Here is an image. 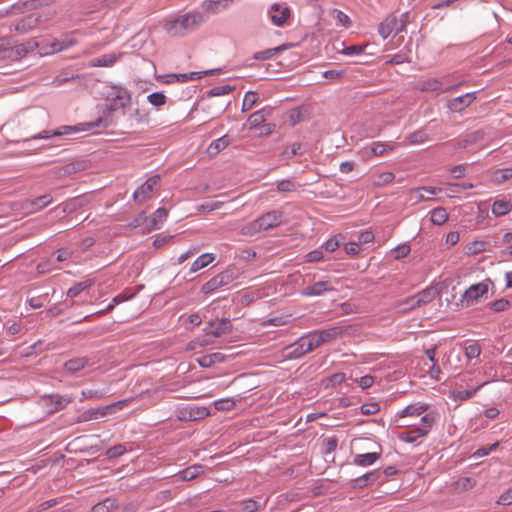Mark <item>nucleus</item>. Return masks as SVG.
Returning <instances> with one entry per match:
<instances>
[{"mask_svg": "<svg viewBox=\"0 0 512 512\" xmlns=\"http://www.w3.org/2000/svg\"><path fill=\"white\" fill-rule=\"evenodd\" d=\"M219 69H212L203 72H190V73H180V74H168L167 78H174L177 82H188L196 79H201L204 75H214L219 72Z\"/></svg>", "mask_w": 512, "mask_h": 512, "instance_id": "nucleus-18", "label": "nucleus"}, {"mask_svg": "<svg viewBox=\"0 0 512 512\" xmlns=\"http://www.w3.org/2000/svg\"><path fill=\"white\" fill-rule=\"evenodd\" d=\"M484 133L480 130L471 132L467 134L465 137L460 139L455 147L458 149H464L469 147L472 144H475L483 139Z\"/></svg>", "mask_w": 512, "mask_h": 512, "instance_id": "nucleus-25", "label": "nucleus"}, {"mask_svg": "<svg viewBox=\"0 0 512 512\" xmlns=\"http://www.w3.org/2000/svg\"><path fill=\"white\" fill-rule=\"evenodd\" d=\"M91 285H92V281L91 280H87V281H83V282H78V283L74 284L72 287H70L68 289L67 296L71 297V298L76 297L82 291H84L85 289L90 287Z\"/></svg>", "mask_w": 512, "mask_h": 512, "instance_id": "nucleus-44", "label": "nucleus"}, {"mask_svg": "<svg viewBox=\"0 0 512 512\" xmlns=\"http://www.w3.org/2000/svg\"><path fill=\"white\" fill-rule=\"evenodd\" d=\"M52 201V196L50 194H45L31 200L27 204V207H30L31 212H37L48 206L50 203H52Z\"/></svg>", "mask_w": 512, "mask_h": 512, "instance_id": "nucleus-31", "label": "nucleus"}, {"mask_svg": "<svg viewBox=\"0 0 512 512\" xmlns=\"http://www.w3.org/2000/svg\"><path fill=\"white\" fill-rule=\"evenodd\" d=\"M510 305V302L507 299L501 298L498 300H495L489 304V307L494 312H501L508 308Z\"/></svg>", "mask_w": 512, "mask_h": 512, "instance_id": "nucleus-55", "label": "nucleus"}, {"mask_svg": "<svg viewBox=\"0 0 512 512\" xmlns=\"http://www.w3.org/2000/svg\"><path fill=\"white\" fill-rule=\"evenodd\" d=\"M148 116H149L148 112L137 108L129 114L128 120L132 124H134V123L140 124V123L146 122L148 120Z\"/></svg>", "mask_w": 512, "mask_h": 512, "instance_id": "nucleus-45", "label": "nucleus"}, {"mask_svg": "<svg viewBox=\"0 0 512 512\" xmlns=\"http://www.w3.org/2000/svg\"><path fill=\"white\" fill-rule=\"evenodd\" d=\"M204 22L200 12H188L182 15H173L163 21L164 30L173 37H183L196 30Z\"/></svg>", "mask_w": 512, "mask_h": 512, "instance_id": "nucleus-1", "label": "nucleus"}, {"mask_svg": "<svg viewBox=\"0 0 512 512\" xmlns=\"http://www.w3.org/2000/svg\"><path fill=\"white\" fill-rule=\"evenodd\" d=\"M215 259L214 255L205 253L200 255L191 265L190 272L194 273L208 266Z\"/></svg>", "mask_w": 512, "mask_h": 512, "instance_id": "nucleus-34", "label": "nucleus"}, {"mask_svg": "<svg viewBox=\"0 0 512 512\" xmlns=\"http://www.w3.org/2000/svg\"><path fill=\"white\" fill-rule=\"evenodd\" d=\"M285 356L288 358L297 359L307 354L304 346H302L301 339L299 338L296 342L291 345H288L284 349Z\"/></svg>", "mask_w": 512, "mask_h": 512, "instance_id": "nucleus-28", "label": "nucleus"}, {"mask_svg": "<svg viewBox=\"0 0 512 512\" xmlns=\"http://www.w3.org/2000/svg\"><path fill=\"white\" fill-rule=\"evenodd\" d=\"M90 363L89 358L87 357H77L73 359H69L64 363V369L68 373H76L82 369H84L86 366H88Z\"/></svg>", "mask_w": 512, "mask_h": 512, "instance_id": "nucleus-21", "label": "nucleus"}, {"mask_svg": "<svg viewBox=\"0 0 512 512\" xmlns=\"http://www.w3.org/2000/svg\"><path fill=\"white\" fill-rule=\"evenodd\" d=\"M334 287L330 281H318L307 286L301 291L302 296H320L325 292L333 291Z\"/></svg>", "mask_w": 512, "mask_h": 512, "instance_id": "nucleus-16", "label": "nucleus"}, {"mask_svg": "<svg viewBox=\"0 0 512 512\" xmlns=\"http://www.w3.org/2000/svg\"><path fill=\"white\" fill-rule=\"evenodd\" d=\"M234 0H205L203 7L210 13H218L226 9Z\"/></svg>", "mask_w": 512, "mask_h": 512, "instance_id": "nucleus-30", "label": "nucleus"}, {"mask_svg": "<svg viewBox=\"0 0 512 512\" xmlns=\"http://www.w3.org/2000/svg\"><path fill=\"white\" fill-rule=\"evenodd\" d=\"M460 84H455L452 86H448L446 88L442 87V83L436 78H430L426 80H422L418 84V89L424 92H432V91H441L443 93L451 92L457 89Z\"/></svg>", "mask_w": 512, "mask_h": 512, "instance_id": "nucleus-15", "label": "nucleus"}, {"mask_svg": "<svg viewBox=\"0 0 512 512\" xmlns=\"http://www.w3.org/2000/svg\"><path fill=\"white\" fill-rule=\"evenodd\" d=\"M239 276V272L234 267H228L223 272L217 274L209 281L204 283L201 287V291L204 294H211L221 287L227 286L236 280Z\"/></svg>", "mask_w": 512, "mask_h": 512, "instance_id": "nucleus-5", "label": "nucleus"}, {"mask_svg": "<svg viewBox=\"0 0 512 512\" xmlns=\"http://www.w3.org/2000/svg\"><path fill=\"white\" fill-rule=\"evenodd\" d=\"M168 216V211L165 208H158L151 216V228L156 229L162 224Z\"/></svg>", "mask_w": 512, "mask_h": 512, "instance_id": "nucleus-42", "label": "nucleus"}, {"mask_svg": "<svg viewBox=\"0 0 512 512\" xmlns=\"http://www.w3.org/2000/svg\"><path fill=\"white\" fill-rule=\"evenodd\" d=\"M394 146L382 142H373L370 146V153L373 156H382L388 151H392Z\"/></svg>", "mask_w": 512, "mask_h": 512, "instance_id": "nucleus-43", "label": "nucleus"}, {"mask_svg": "<svg viewBox=\"0 0 512 512\" xmlns=\"http://www.w3.org/2000/svg\"><path fill=\"white\" fill-rule=\"evenodd\" d=\"M234 87L228 84L215 86L207 92L208 97L221 96L229 94Z\"/></svg>", "mask_w": 512, "mask_h": 512, "instance_id": "nucleus-49", "label": "nucleus"}, {"mask_svg": "<svg viewBox=\"0 0 512 512\" xmlns=\"http://www.w3.org/2000/svg\"><path fill=\"white\" fill-rule=\"evenodd\" d=\"M381 454L376 452L358 454L354 457L353 463L358 466L366 467L374 464L379 458Z\"/></svg>", "mask_w": 512, "mask_h": 512, "instance_id": "nucleus-27", "label": "nucleus"}, {"mask_svg": "<svg viewBox=\"0 0 512 512\" xmlns=\"http://www.w3.org/2000/svg\"><path fill=\"white\" fill-rule=\"evenodd\" d=\"M360 409L363 415H374L380 410V405L377 402L365 403Z\"/></svg>", "mask_w": 512, "mask_h": 512, "instance_id": "nucleus-57", "label": "nucleus"}, {"mask_svg": "<svg viewBox=\"0 0 512 512\" xmlns=\"http://www.w3.org/2000/svg\"><path fill=\"white\" fill-rule=\"evenodd\" d=\"M298 187H300V185L296 184L291 179H283L277 182L276 189L278 192H292L295 191Z\"/></svg>", "mask_w": 512, "mask_h": 512, "instance_id": "nucleus-47", "label": "nucleus"}, {"mask_svg": "<svg viewBox=\"0 0 512 512\" xmlns=\"http://www.w3.org/2000/svg\"><path fill=\"white\" fill-rule=\"evenodd\" d=\"M160 176L154 175L147 179L133 194V198L137 202H143L151 197L154 187L159 184Z\"/></svg>", "mask_w": 512, "mask_h": 512, "instance_id": "nucleus-13", "label": "nucleus"}, {"mask_svg": "<svg viewBox=\"0 0 512 512\" xmlns=\"http://www.w3.org/2000/svg\"><path fill=\"white\" fill-rule=\"evenodd\" d=\"M78 77H79L78 75L68 74L67 72H63V73L57 75L53 79L52 84L55 87H60V86L64 85L65 83H68L69 81L74 80V79H76Z\"/></svg>", "mask_w": 512, "mask_h": 512, "instance_id": "nucleus-51", "label": "nucleus"}, {"mask_svg": "<svg viewBox=\"0 0 512 512\" xmlns=\"http://www.w3.org/2000/svg\"><path fill=\"white\" fill-rule=\"evenodd\" d=\"M186 414H184L183 419L185 420H199L207 417L210 414V411L206 407H190L186 410Z\"/></svg>", "mask_w": 512, "mask_h": 512, "instance_id": "nucleus-32", "label": "nucleus"}, {"mask_svg": "<svg viewBox=\"0 0 512 512\" xmlns=\"http://www.w3.org/2000/svg\"><path fill=\"white\" fill-rule=\"evenodd\" d=\"M118 60V56L115 53L104 54L98 58L90 61V67H110L114 65Z\"/></svg>", "mask_w": 512, "mask_h": 512, "instance_id": "nucleus-29", "label": "nucleus"}, {"mask_svg": "<svg viewBox=\"0 0 512 512\" xmlns=\"http://www.w3.org/2000/svg\"><path fill=\"white\" fill-rule=\"evenodd\" d=\"M340 246V241L338 240L337 236H334L327 240L321 248H324L327 252H334L337 250V248Z\"/></svg>", "mask_w": 512, "mask_h": 512, "instance_id": "nucleus-60", "label": "nucleus"}, {"mask_svg": "<svg viewBox=\"0 0 512 512\" xmlns=\"http://www.w3.org/2000/svg\"><path fill=\"white\" fill-rule=\"evenodd\" d=\"M225 360V355L220 352H215L209 355H204L198 359L201 367H210L215 363H221Z\"/></svg>", "mask_w": 512, "mask_h": 512, "instance_id": "nucleus-33", "label": "nucleus"}, {"mask_svg": "<svg viewBox=\"0 0 512 512\" xmlns=\"http://www.w3.org/2000/svg\"><path fill=\"white\" fill-rule=\"evenodd\" d=\"M499 505H511L512 504V486L502 493L497 501Z\"/></svg>", "mask_w": 512, "mask_h": 512, "instance_id": "nucleus-62", "label": "nucleus"}, {"mask_svg": "<svg viewBox=\"0 0 512 512\" xmlns=\"http://www.w3.org/2000/svg\"><path fill=\"white\" fill-rule=\"evenodd\" d=\"M347 330V328L341 327V326H334L330 327L328 329L323 330H317L319 335L321 336L322 342L326 343L331 340H334L341 335L344 334V332Z\"/></svg>", "mask_w": 512, "mask_h": 512, "instance_id": "nucleus-24", "label": "nucleus"}, {"mask_svg": "<svg viewBox=\"0 0 512 512\" xmlns=\"http://www.w3.org/2000/svg\"><path fill=\"white\" fill-rule=\"evenodd\" d=\"M204 331L207 335L220 337L232 331V324L227 318L217 319L215 321H210Z\"/></svg>", "mask_w": 512, "mask_h": 512, "instance_id": "nucleus-12", "label": "nucleus"}, {"mask_svg": "<svg viewBox=\"0 0 512 512\" xmlns=\"http://www.w3.org/2000/svg\"><path fill=\"white\" fill-rule=\"evenodd\" d=\"M290 15V8L282 3H274L268 10L269 19L276 26H283L290 18Z\"/></svg>", "mask_w": 512, "mask_h": 512, "instance_id": "nucleus-10", "label": "nucleus"}, {"mask_svg": "<svg viewBox=\"0 0 512 512\" xmlns=\"http://www.w3.org/2000/svg\"><path fill=\"white\" fill-rule=\"evenodd\" d=\"M422 191L427 192L430 195H435L438 191L435 187H419L416 189H412L410 191V195L412 199H416L417 201H427L430 200V197L423 195Z\"/></svg>", "mask_w": 512, "mask_h": 512, "instance_id": "nucleus-36", "label": "nucleus"}, {"mask_svg": "<svg viewBox=\"0 0 512 512\" xmlns=\"http://www.w3.org/2000/svg\"><path fill=\"white\" fill-rule=\"evenodd\" d=\"M512 210V204L505 200H496L492 205V213L499 217L508 214Z\"/></svg>", "mask_w": 512, "mask_h": 512, "instance_id": "nucleus-35", "label": "nucleus"}, {"mask_svg": "<svg viewBox=\"0 0 512 512\" xmlns=\"http://www.w3.org/2000/svg\"><path fill=\"white\" fill-rule=\"evenodd\" d=\"M129 402H130L129 399H124V400H120L113 404L106 405L103 407L88 409L78 416L77 422L81 423V422H87L90 420L99 419L108 414L114 413L117 409L118 410L123 409L124 407H126L129 404Z\"/></svg>", "mask_w": 512, "mask_h": 512, "instance_id": "nucleus-6", "label": "nucleus"}, {"mask_svg": "<svg viewBox=\"0 0 512 512\" xmlns=\"http://www.w3.org/2000/svg\"><path fill=\"white\" fill-rule=\"evenodd\" d=\"M284 222V214L280 210L268 211L255 220L243 225L239 232L243 236H255L280 226Z\"/></svg>", "mask_w": 512, "mask_h": 512, "instance_id": "nucleus-2", "label": "nucleus"}, {"mask_svg": "<svg viewBox=\"0 0 512 512\" xmlns=\"http://www.w3.org/2000/svg\"><path fill=\"white\" fill-rule=\"evenodd\" d=\"M413 300H414V295L406 298L405 300H403L401 302H399L397 304V308L399 309V311L406 312V311H410V310H413L415 308L421 307L420 305H414L415 302Z\"/></svg>", "mask_w": 512, "mask_h": 512, "instance_id": "nucleus-54", "label": "nucleus"}, {"mask_svg": "<svg viewBox=\"0 0 512 512\" xmlns=\"http://www.w3.org/2000/svg\"><path fill=\"white\" fill-rule=\"evenodd\" d=\"M476 100V92L466 93L447 102V108L451 112L460 113Z\"/></svg>", "mask_w": 512, "mask_h": 512, "instance_id": "nucleus-14", "label": "nucleus"}, {"mask_svg": "<svg viewBox=\"0 0 512 512\" xmlns=\"http://www.w3.org/2000/svg\"><path fill=\"white\" fill-rule=\"evenodd\" d=\"M492 281L490 279H485L482 282L471 285L468 289L465 290L461 297V301L465 303L466 306L472 305L476 302L480 297L488 293L489 287L492 285Z\"/></svg>", "mask_w": 512, "mask_h": 512, "instance_id": "nucleus-8", "label": "nucleus"}, {"mask_svg": "<svg viewBox=\"0 0 512 512\" xmlns=\"http://www.w3.org/2000/svg\"><path fill=\"white\" fill-rule=\"evenodd\" d=\"M381 477L380 470L370 471L356 479L352 480L353 488L363 489L376 481H378Z\"/></svg>", "mask_w": 512, "mask_h": 512, "instance_id": "nucleus-17", "label": "nucleus"}, {"mask_svg": "<svg viewBox=\"0 0 512 512\" xmlns=\"http://www.w3.org/2000/svg\"><path fill=\"white\" fill-rule=\"evenodd\" d=\"M429 409V404L426 403H416L406 406L403 410L398 412L399 418H405L408 416H419Z\"/></svg>", "mask_w": 512, "mask_h": 512, "instance_id": "nucleus-19", "label": "nucleus"}, {"mask_svg": "<svg viewBox=\"0 0 512 512\" xmlns=\"http://www.w3.org/2000/svg\"><path fill=\"white\" fill-rule=\"evenodd\" d=\"M259 100V95L255 91H248L243 99L242 112L250 111Z\"/></svg>", "mask_w": 512, "mask_h": 512, "instance_id": "nucleus-41", "label": "nucleus"}, {"mask_svg": "<svg viewBox=\"0 0 512 512\" xmlns=\"http://www.w3.org/2000/svg\"><path fill=\"white\" fill-rule=\"evenodd\" d=\"M38 44L34 41H28L26 43L18 44L12 46V43L9 45L7 50H4L5 58L11 61H19L23 57H25L28 53L33 52L37 48Z\"/></svg>", "mask_w": 512, "mask_h": 512, "instance_id": "nucleus-9", "label": "nucleus"}, {"mask_svg": "<svg viewBox=\"0 0 512 512\" xmlns=\"http://www.w3.org/2000/svg\"><path fill=\"white\" fill-rule=\"evenodd\" d=\"M365 46L351 45L343 50V53L348 56L359 55L364 51Z\"/></svg>", "mask_w": 512, "mask_h": 512, "instance_id": "nucleus-64", "label": "nucleus"}, {"mask_svg": "<svg viewBox=\"0 0 512 512\" xmlns=\"http://www.w3.org/2000/svg\"><path fill=\"white\" fill-rule=\"evenodd\" d=\"M105 99L110 111L124 110L131 103V94L121 86L108 87Z\"/></svg>", "mask_w": 512, "mask_h": 512, "instance_id": "nucleus-4", "label": "nucleus"}, {"mask_svg": "<svg viewBox=\"0 0 512 512\" xmlns=\"http://www.w3.org/2000/svg\"><path fill=\"white\" fill-rule=\"evenodd\" d=\"M71 402V397L60 394L44 395L40 399V404L46 409L48 414H54L64 409Z\"/></svg>", "mask_w": 512, "mask_h": 512, "instance_id": "nucleus-7", "label": "nucleus"}, {"mask_svg": "<svg viewBox=\"0 0 512 512\" xmlns=\"http://www.w3.org/2000/svg\"><path fill=\"white\" fill-rule=\"evenodd\" d=\"M346 379V376L344 373L342 372H338V373H335V374H332L331 376H329L327 378V381L332 385V386H336V385H339L341 384L342 382H344V380Z\"/></svg>", "mask_w": 512, "mask_h": 512, "instance_id": "nucleus-63", "label": "nucleus"}, {"mask_svg": "<svg viewBox=\"0 0 512 512\" xmlns=\"http://www.w3.org/2000/svg\"><path fill=\"white\" fill-rule=\"evenodd\" d=\"M149 103L155 107H161L166 104L167 97L162 92H154L147 96Z\"/></svg>", "mask_w": 512, "mask_h": 512, "instance_id": "nucleus-50", "label": "nucleus"}, {"mask_svg": "<svg viewBox=\"0 0 512 512\" xmlns=\"http://www.w3.org/2000/svg\"><path fill=\"white\" fill-rule=\"evenodd\" d=\"M284 49H285V45L278 46L276 48L266 49L264 51L255 53L254 59H256V60L270 59L273 56H275L277 53H279L280 51H283Z\"/></svg>", "mask_w": 512, "mask_h": 512, "instance_id": "nucleus-46", "label": "nucleus"}, {"mask_svg": "<svg viewBox=\"0 0 512 512\" xmlns=\"http://www.w3.org/2000/svg\"><path fill=\"white\" fill-rule=\"evenodd\" d=\"M204 472V467L200 464L191 465L180 471L176 476L182 481H190Z\"/></svg>", "mask_w": 512, "mask_h": 512, "instance_id": "nucleus-23", "label": "nucleus"}, {"mask_svg": "<svg viewBox=\"0 0 512 512\" xmlns=\"http://www.w3.org/2000/svg\"><path fill=\"white\" fill-rule=\"evenodd\" d=\"M240 507L245 512H257L260 508V505L254 499H246L240 502Z\"/></svg>", "mask_w": 512, "mask_h": 512, "instance_id": "nucleus-53", "label": "nucleus"}, {"mask_svg": "<svg viewBox=\"0 0 512 512\" xmlns=\"http://www.w3.org/2000/svg\"><path fill=\"white\" fill-rule=\"evenodd\" d=\"M438 413L430 411L421 418L419 427L403 432L399 435V439L408 443L416 442L419 438L426 437L434 424L436 423Z\"/></svg>", "mask_w": 512, "mask_h": 512, "instance_id": "nucleus-3", "label": "nucleus"}, {"mask_svg": "<svg viewBox=\"0 0 512 512\" xmlns=\"http://www.w3.org/2000/svg\"><path fill=\"white\" fill-rule=\"evenodd\" d=\"M403 31V24L396 15L387 16L378 26V33L383 39L392 33L398 34Z\"/></svg>", "mask_w": 512, "mask_h": 512, "instance_id": "nucleus-11", "label": "nucleus"}, {"mask_svg": "<svg viewBox=\"0 0 512 512\" xmlns=\"http://www.w3.org/2000/svg\"><path fill=\"white\" fill-rule=\"evenodd\" d=\"M481 353V347L477 343H472L465 348V356L468 359H474L479 357Z\"/></svg>", "mask_w": 512, "mask_h": 512, "instance_id": "nucleus-56", "label": "nucleus"}, {"mask_svg": "<svg viewBox=\"0 0 512 512\" xmlns=\"http://www.w3.org/2000/svg\"><path fill=\"white\" fill-rule=\"evenodd\" d=\"M486 243L484 241H472L465 247V251L469 255H475L485 250Z\"/></svg>", "mask_w": 512, "mask_h": 512, "instance_id": "nucleus-48", "label": "nucleus"}, {"mask_svg": "<svg viewBox=\"0 0 512 512\" xmlns=\"http://www.w3.org/2000/svg\"><path fill=\"white\" fill-rule=\"evenodd\" d=\"M436 297V290L433 287H427L414 295V305H426L431 303Z\"/></svg>", "mask_w": 512, "mask_h": 512, "instance_id": "nucleus-20", "label": "nucleus"}, {"mask_svg": "<svg viewBox=\"0 0 512 512\" xmlns=\"http://www.w3.org/2000/svg\"><path fill=\"white\" fill-rule=\"evenodd\" d=\"M271 109L270 108H262L254 113H252L248 118L249 129L252 130L262 123H264L267 118L270 116Z\"/></svg>", "mask_w": 512, "mask_h": 512, "instance_id": "nucleus-22", "label": "nucleus"}, {"mask_svg": "<svg viewBox=\"0 0 512 512\" xmlns=\"http://www.w3.org/2000/svg\"><path fill=\"white\" fill-rule=\"evenodd\" d=\"M230 144V139L227 135H224L210 143L207 148V153L210 156H216L222 150H224Z\"/></svg>", "mask_w": 512, "mask_h": 512, "instance_id": "nucleus-26", "label": "nucleus"}, {"mask_svg": "<svg viewBox=\"0 0 512 512\" xmlns=\"http://www.w3.org/2000/svg\"><path fill=\"white\" fill-rule=\"evenodd\" d=\"M135 292H131L130 290H125L123 292H121L120 294L116 295L114 298H113V302L114 304H120V303H123L127 300H130L132 299L134 296H135Z\"/></svg>", "mask_w": 512, "mask_h": 512, "instance_id": "nucleus-59", "label": "nucleus"}, {"mask_svg": "<svg viewBox=\"0 0 512 512\" xmlns=\"http://www.w3.org/2000/svg\"><path fill=\"white\" fill-rule=\"evenodd\" d=\"M127 448L124 444H117L106 451V456L110 459L118 458L126 453Z\"/></svg>", "mask_w": 512, "mask_h": 512, "instance_id": "nucleus-52", "label": "nucleus"}, {"mask_svg": "<svg viewBox=\"0 0 512 512\" xmlns=\"http://www.w3.org/2000/svg\"><path fill=\"white\" fill-rule=\"evenodd\" d=\"M373 178L374 185L380 187L393 182L395 175L393 172L386 171L374 174Z\"/></svg>", "mask_w": 512, "mask_h": 512, "instance_id": "nucleus-39", "label": "nucleus"}, {"mask_svg": "<svg viewBox=\"0 0 512 512\" xmlns=\"http://www.w3.org/2000/svg\"><path fill=\"white\" fill-rule=\"evenodd\" d=\"M406 139L410 145H417V144H422V143L428 141L429 135L425 130L420 129V130L410 133L406 137Z\"/></svg>", "mask_w": 512, "mask_h": 512, "instance_id": "nucleus-38", "label": "nucleus"}, {"mask_svg": "<svg viewBox=\"0 0 512 512\" xmlns=\"http://www.w3.org/2000/svg\"><path fill=\"white\" fill-rule=\"evenodd\" d=\"M410 246L407 244L399 245L394 249V258L399 260L406 257L410 253Z\"/></svg>", "mask_w": 512, "mask_h": 512, "instance_id": "nucleus-61", "label": "nucleus"}, {"mask_svg": "<svg viewBox=\"0 0 512 512\" xmlns=\"http://www.w3.org/2000/svg\"><path fill=\"white\" fill-rule=\"evenodd\" d=\"M510 178H512V169L497 170L494 173V179L498 183H502Z\"/></svg>", "mask_w": 512, "mask_h": 512, "instance_id": "nucleus-58", "label": "nucleus"}, {"mask_svg": "<svg viewBox=\"0 0 512 512\" xmlns=\"http://www.w3.org/2000/svg\"><path fill=\"white\" fill-rule=\"evenodd\" d=\"M117 508L115 499L106 498L104 501L95 504L91 512H111Z\"/></svg>", "mask_w": 512, "mask_h": 512, "instance_id": "nucleus-37", "label": "nucleus"}, {"mask_svg": "<svg viewBox=\"0 0 512 512\" xmlns=\"http://www.w3.org/2000/svg\"><path fill=\"white\" fill-rule=\"evenodd\" d=\"M448 220V213L445 208L437 207L431 211V221L435 225H442Z\"/></svg>", "mask_w": 512, "mask_h": 512, "instance_id": "nucleus-40", "label": "nucleus"}]
</instances>
